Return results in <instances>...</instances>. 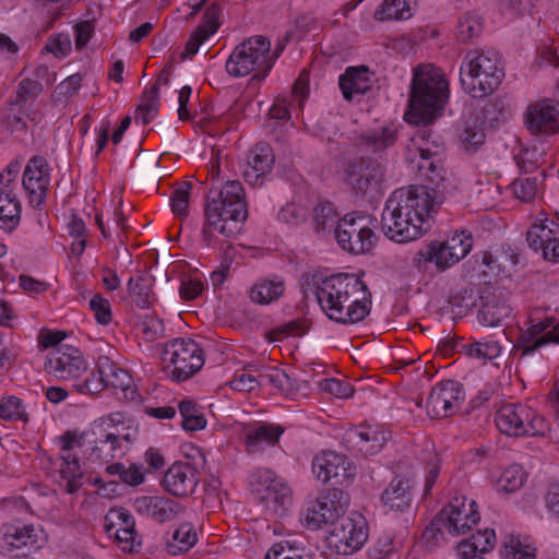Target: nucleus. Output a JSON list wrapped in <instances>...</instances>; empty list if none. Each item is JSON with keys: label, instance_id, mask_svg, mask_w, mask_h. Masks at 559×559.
Segmentation results:
<instances>
[{"label": "nucleus", "instance_id": "1", "mask_svg": "<svg viewBox=\"0 0 559 559\" xmlns=\"http://www.w3.org/2000/svg\"><path fill=\"white\" fill-rule=\"evenodd\" d=\"M314 295L326 317L340 324H354L369 313L371 293L358 274L336 273L317 283Z\"/></svg>", "mask_w": 559, "mask_h": 559}, {"label": "nucleus", "instance_id": "2", "mask_svg": "<svg viewBox=\"0 0 559 559\" xmlns=\"http://www.w3.org/2000/svg\"><path fill=\"white\" fill-rule=\"evenodd\" d=\"M202 238L207 247L212 245L214 231L225 238L235 237L240 230V224L248 217L245 190L240 181H227L221 189L211 188L206 194Z\"/></svg>", "mask_w": 559, "mask_h": 559}, {"label": "nucleus", "instance_id": "3", "mask_svg": "<svg viewBox=\"0 0 559 559\" xmlns=\"http://www.w3.org/2000/svg\"><path fill=\"white\" fill-rule=\"evenodd\" d=\"M449 98V83L442 71L432 64L414 69L405 120L428 126L441 114Z\"/></svg>", "mask_w": 559, "mask_h": 559}, {"label": "nucleus", "instance_id": "4", "mask_svg": "<svg viewBox=\"0 0 559 559\" xmlns=\"http://www.w3.org/2000/svg\"><path fill=\"white\" fill-rule=\"evenodd\" d=\"M504 69L497 51H469L460 69L463 90L473 98L491 95L501 84Z\"/></svg>", "mask_w": 559, "mask_h": 559}, {"label": "nucleus", "instance_id": "5", "mask_svg": "<svg viewBox=\"0 0 559 559\" xmlns=\"http://www.w3.org/2000/svg\"><path fill=\"white\" fill-rule=\"evenodd\" d=\"M444 192L440 190L439 182L435 187L413 185L396 189L386 200V219L404 216H417L421 219V226L427 223L432 212L443 204Z\"/></svg>", "mask_w": 559, "mask_h": 559}, {"label": "nucleus", "instance_id": "6", "mask_svg": "<svg viewBox=\"0 0 559 559\" xmlns=\"http://www.w3.org/2000/svg\"><path fill=\"white\" fill-rule=\"evenodd\" d=\"M225 67L227 73L235 78L246 76L255 72L250 81L260 83L273 68L271 41L262 35L245 39L235 47Z\"/></svg>", "mask_w": 559, "mask_h": 559}, {"label": "nucleus", "instance_id": "7", "mask_svg": "<svg viewBox=\"0 0 559 559\" xmlns=\"http://www.w3.org/2000/svg\"><path fill=\"white\" fill-rule=\"evenodd\" d=\"M372 219L360 212L346 214L336 225L334 235L340 247L349 253L369 252L377 242Z\"/></svg>", "mask_w": 559, "mask_h": 559}, {"label": "nucleus", "instance_id": "8", "mask_svg": "<svg viewBox=\"0 0 559 559\" xmlns=\"http://www.w3.org/2000/svg\"><path fill=\"white\" fill-rule=\"evenodd\" d=\"M497 428L511 437L544 435L547 425L543 417L522 404H507L501 406L495 417Z\"/></svg>", "mask_w": 559, "mask_h": 559}, {"label": "nucleus", "instance_id": "9", "mask_svg": "<svg viewBox=\"0 0 559 559\" xmlns=\"http://www.w3.org/2000/svg\"><path fill=\"white\" fill-rule=\"evenodd\" d=\"M163 360L174 365L171 379L182 382L193 377L204 365L201 346L192 338H175L163 350Z\"/></svg>", "mask_w": 559, "mask_h": 559}, {"label": "nucleus", "instance_id": "10", "mask_svg": "<svg viewBox=\"0 0 559 559\" xmlns=\"http://www.w3.org/2000/svg\"><path fill=\"white\" fill-rule=\"evenodd\" d=\"M331 527L328 545L341 555L359 550L368 539V523L359 513L341 516L333 521Z\"/></svg>", "mask_w": 559, "mask_h": 559}, {"label": "nucleus", "instance_id": "11", "mask_svg": "<svg viewBox=\"0 0 559 559\" xmlns=\"http://www.w3.org/2000/svg\"><path fill=\"white\" fill-rule=\"evenodd\" d=\"M383 176L381 164L370 157L350 159L345 167V182L361 198L374 199L381 190Z\"/></svg>", "mask_w": 559, "mask_h": 559}, {"label": "nucleus", "instance_id": "12", "mask_svg": "<svg viewBox=\"0 0 559 559\" xmlns=\"http://www.w3.org/2000/svg\"><path fill=\"white\" fill-rule=\"evenodd\" d=\"M21 169L19 160H12L0 173V228L12 233L22 217V203L15 192Z\"/></svg>", "mask_w": 559, "mask_h": 559}, {"label": "nucleus", "instance_id": "13", "mask_svg": "<svg viewBox=\"0 0 559 559\" xmlns=\"http://www.w3.org/2000/svg\"><path fill=\"white\" fill-rule=\"evenodd\" d=\"M45 370L59 380H75L87 370V364L79 348L62 345L48 354Z\"/></svg>", "mask_w": 559, "mask_h": 559}, {"label": "nucleus", "instance_id": "14", "mask_svg": "<svg viewBox=\"0 0 559 559\" xmlns=\"http://www.w3.org/2000/svg\"><path fill=\"white\" fill-rule=\"evenodd\" d=\"M22 186L29 205L41 210L49 188L48 164L44 157L34 156L28 160L22 176Z\"/></svg>", "mask_w": 559, "mask_h": 559}, {"label": "nucleus", "instance_id": "15", "mask_svg": "<svg viewBox=\"0 0 559 559\" xmlns=\"http://www.w3.org/2000/svg\"><path fill=\"white\" fill-rule=\"evenodd\" d=\"M463 385L454 380L438 383L426 401L427 414L431 418H447L464 400Z\"/></svg>", "mask_w": 559, "mask_h": 559}, {"label": "nucleus", "instance_id": "16", "mask_svg": "<svg viewBox=\"0 0 559 559\" xmlns=\"http://www.w3.org/2000/svg\"><path fill=\"white\" fill-rule=\"evenodd\" d=\"M312 471L319 480L328 483L334 479L336 485H342L355 476V468L347 457L334 451H324L322 455L316 456L312 461Z\"/></svg>", "mask_w": 559, "mask_h": 559}, {"label": "nucleus", "instance_id": "17", "mask_svg": "<svg viewBox=\"0 0 559 559\" xmlns=\"http://www.w3.org/2000/svg\"><path fill=\"white\" fill-rule=\"evenodd\" d=\"M261 383H267L287 394L299 391L300 386L296 379L292 378L285 370L273 367L269 373L254 376L241 373L235 376L231 388L238 391L250 392Z\"/></svg>", "mask_w": 559, "mask_h": 559}, {"label": "nucleus", "instance_id": "18", "mask_svg": "<svg viewBox=\"0 0 559 559\" xmlns=\"http://www.w3.org/2000/svg\"><path fill=\"white\" fill-rule=\"evenodd\" d=\"M525 126L532 135H552L559 131V110L549 100L527 107Z\"/></svg>", "mask_w": 559, "mask_h": 559}, {"label": "nucleus", "instance_id": "19", "mask_svg": "<svg viewBox=\"0 0 559 559\" xmlns=\"http://www.w3.org/2000/svg\"><path fill=\"white\" fill-rule=\"evenodd\" d=\"M388 217L385 203L381 216V227L383 234L395 242L403 243L416 240L429 228V225L423 227L421 219L417 216L407 217L402 214L400 218H393L391 223L386 219Z\"/></svg>", "mask_w": 559, "mask_h": 559}, {"label": "nucleus", "instance_id": "20", "mask_svg": "<svg viewBox=\"0 0 559 559\" xmlns=\"http://www.w3.org/2000/svg\"><path fill=\"white\" fill-rule=\"evenodd\" d=\"M198 485L197 471L188 463H174L165 473V490L177 497H187L194 492Z\"/></svg>", "mask_w": 559, "mask_h": 559}, {"label": "nucleus", "instance_id": "21", "mask_svg": "<svg viewBox=\"0 0 559 559\" xmlns=\"http://www.w3.org/2000/svg\"><path fill=\"white\" fill-rule=\"evenodd\" d=\"M221 15V4L218 2L211 3L204 12L201 24L192 32L187 41L186 48L180 55L182 60L197 55L200 46L219 28Z\"/></svg>", "mask_w": 559, "mask_h": 559}, {"label": "nucleus", "instance_id": "22", "mask_svg": "<svg viewBox=\"0 0 559 559\" xmlns=\"http://www.w3.org/2000/svg\"><path fill=\"white\" fill-rule=\"evenodd\" d=\"M138 512L164 523L178 518L185 508L177 501L160 496H144L135 500Z\"/></svg>", "mask_w": 559, "mask_h": 559}, {"label": "nucleus", "instance_id": "23", "mask_svg": "<svg viewBox=\"0 0 559 559\" xmlns=\"http://www.w3.org/2000/svg\"><path fill=\"white\" fill-rule=\"evenodd\" d=\"M275 156L267 143L260 142L250 151L243 178L250 185H259L273 169Z\"/></svg>", "mask_w": 559, "mask_h": 559}, {"label": "nucleus", "instance_id": "24", "mask_svg": "<svg viewBox=\"0 0 559 559\" xmlns=\"http://www.w3.org/2000/svg\"><path fill=\"white\" fill-rule=\"evenodd\" d=\"M413 483L407 477H394L382 492L381 500L391 510L403 512L411 507Z\"/></svg>", "mask_w": 559, "mask_h": 559}, {"label": "nucleus", "instance_id": "25", "mask_svg": "<svg viewBox=\"0 0 559 559\" xmlns=\"http://www.w3.org/2000/svg\"><path fill=\"white\" fill-rule=\"evenodd\" d=\"M369 69L366 66L349 67L338 79L343 97L352 100L354 95H365L370 91Z\"/></svg>", "mask_w": 559, "mask_h": 559}, {"label": "nucleus", "instance_id": "26", "mask_svg": "<svg viewBox=\"0 0 559 559\" xmlns=\"http://www.w3.org/2000/svg\"><path fill=\"white\" fill-rule=\"evenodd\" d=\"M448 251V246L444 241H431L416 252L413 264L420 269L423 262H433L439 270L443 271L457 262L449 255Z\"/></svg>", "mask_w": 559, "mask_h": 559}, {"label": "nucleus", "instance_id": "27", "mask_svg": "<svg viewBox=\"0 0 559 559\" xmlns=\"http://www.w3.org/2000/svg\"><path fill=\"white\" fill-rule=\"evenodd\" d=\"M496 545V533L493 530H479L469 538H464L457 544L461 556L481 557V554L490 551Z\"/></svg>", "mask_w": 559, "mask_h": 559}, {"label": "nucleus", "instance_id": "28", "mask_svg": "<svg viewBox=\"0 0 559 559\" xmlns=\"http://www.w3.org/2000/svg\"><path fill=\"white\" fill-rule=\"evenodd\" d=\"M284 429L280 425L261 424L247 435L246 447L248 452L254 453L263 448V444L275 445Z\"/></svg>", "mask_w": 559, "mask_h": 559}, {"label": "nucleus", "instance_id": "29", "mask_svg": "<svg viewBox=\"0 0 559 559\" xmlns=\"http://www.w3.org/2000/svg\"><path fill=\"white\" fill-rule=\"evenodd\" d=\"M285 290V283L278 276L260 278L251 288L250 297L253 302L269 305L277 300Z\"/></svg>", "mask_w": 559, "mask_h": 559}, {"label": "nucleus", "instance_id": "30", "mask_svg": "<svg viewBox=\"0 0 559 559\" xmlns=\"http://www.w3.org/2000/svg\"><path fill=\"white\" fill-rule=\"evenodd\" d=\"M511 311V307L504 300L493 297L481 305L477 318L480 324L496 328L510 317Z\"/></svg>", "mask_w": 559, "mask_h": 559}, {"label": "nucleus", "instance_id": "31", "mask_svg": "<svg viewBox=\"0 0 559 559\" xmlns=\"http://www.w3.org/2000/svg\"><path fill=\"white\" fill-rule=\"evenodd\" d=\"M263 508L274 516H283L286 514L288 508L292 506V491L288 486L276 487L274 490L257 497Z\"/></svg>", "mask_w": 559, "mask_h": 559}, {"label": "nucleus", "instance_id": "32", "mask_svg": "<svg viewBox=\"0 0 559 559\" xmlns=\"http://www.w3.org/2000/svg\"><path fill=\"white\" fill-rule=\"evenodd\" d=\"M550 343L559 344V324L558 326L551 329L548 333L543 334L540 337H537L528 328L521 333L515 347L518 349H522V356H526L533 354L542 346Z\"/></svg>", "mask_w": 559, "mask_h": 559}, {"label": "nucleus", "instance_id": "33", "mask_svg": "<svg viewBox=\"0 0 559 559\" xmlns=\"http://www.w3.org/2000/svg\"><path fill=\"white\" fill-rule=\"evenodd\" d=\"M128 293L132 301L142 309L148 308L153 302V280L143 274L132 276L128 281Z\"/></svg>", "mask_w": 559, "mask_h": 559}, {"label": "nucleus", "instance_id": "34", "mask_svg": "<svg viewBox=\"0 0 559 559\" xmlns=\"http://www.w3.org/2000/svg\"><path fill=\"white\" fill-rule=\"evenodd\" d=\"M484 29V19L476 11L464 13L456 23V39L467 44L478 37Z\"/></svg>", "mask_w": 559, "mask_h": 559}, {"label": "nucleus", "instance_id": "35", "mask_svg": "<svg viewBox=\"0 0 559 559\" xmlns=\"http://www.w3.org/2000/svg\"><path fill=\"white\" fill-rule=\"evenodd\" d=\"M197 540V532L193 525L186 522L174 531L171 539L166 543V549L171 555L187 552Z\"/></svg>", "mask_w": 559, "mask_h": 559}, {"label": "nucleus", "instance_id": "36", "mask_svg": "<svg viewBox=\"0 0 559 559\" xmlns=\"http://www.w3.org/2000/svg\"><path fill=\"white\" fill-rule=\"evenodd\" d=\"M62 464L60 467V476L67 480L66 491L68 493H74L82 487V477L84 475L79 456L75 454H67L60 456Z\"/></svg>", "mask_w": 559, "mask_h": 559}, {"label": "nucleus", "instance_id": "37", "mask_svg": "<svg viewBox=\"0 0 559 559\" xmlns=\"http://www.w3.org/2000/svg\"><path fill=\"white\" fill-rule=\"evenodd\" d=\"M413 15L411 0H384L374 11L378 21L408 20Z\"/></svg>", "mask_w": 559, "mask_h": 559}, {"label": "nucleus", "instance_id": "38", "mask_svg": "<svg viewBox=\"0 0 559 559\" xmlns=\"http://www.w3.org/2000/svg\"><path fill=\"white\" fill-rule=\"evenodd\" d=\"M397 139L396 131L391 128H383L360 135V143L370 151L378 153L392 146Z\"/></svg>", "mask_w": 559, "mask_h": 559}, {"label": "nucleus", "instance_id": "39", "mask_svg": "<svg viewBox=\"0 0 559 559\" xmlns=\"http://www.w3.org/2000/svg\"><path fill=\"white\" fill-rule=\"evenodd\" d=\"M432 520H439L436 527L440 528V536L443 537V530L451 535L464 534L469 530L467 523L460 524V511L443 507Z\"/></svg>", "mask_w": 559, "mask_h": 559}, {"label": "nucleus", "instance_id": "40", "mask_svg": "<svg viewBox=\"0 0 559 559\" xmlns=\"http://www.w3.org/2000/svg\"><path fill=\"white\" fill-rule=\"evenodd\" d=\"M338 219L337 213L334 209V205L331 202L324 201L320 202L313 209V228L317 233L330 230L332 228L335 229Z\"/></svg>", "mask_w": 559, "mask_h": 559}, {"label": "nucleus", "instance_id": "41", "mask_svg": "<svg viewBox=\"0 0 559 559\" xmlns=\"http://www.w3.org/2000/svg\"><path fill=\"white\" fill-rule=\"evenodd\" d=\"M250 485L255 497H259L269 490H274L276 487L281 486L282 488L287 486L270 468H259L254 472L251 476Z\"/></svg>", "mask_w": 559, "mask_h": 559}, {"label": "nucleus", "instance_id": "42", "mask_svg": "<svg viewBox=\"0 0 559 559\" xmlns=\"http://www.w3.org/2000/svg\"><path fill=\"white\" fill-rule=\"evenodd\" d=\"M264 559H314L313 555L296 543L283 540L274 544L266 552Z\"/></svg>", "mask_w": 559, "mask_h": 559}, {"label": "nucleus", "instance_id": "43", "mask_svg": "<svg viewBox=\"0 0 559 559\" xmlns=\"http://www.w3.org/2000/svg\"><path fill=\"white\" fill-rule=\"evenodd\" d=\"M319 502H326L328 510L332 513L333 520L344 516L349 506V496L341 488L333 487L325 495L317 499Z\"/></svg>", "mask_w": 559, "mask_h": 559}, {"label": "nucleus", "instance_id": "44", "mask_svg": "<svg viewBox=\"0 0 559 559\" xmlns=\"http://www.w3.org/2000/svg\"><path fill=\"white\" fill-rule=\"evenodd\" d=\"M305 526L309 530L316 531L321 528L322 524L333 523L332 513L328 510L326 502H319L316 500L310 507L306 509Z\"/></svg>", "mask_w": 559, "mask_h": 559}, {"label": "nucleus", "instance_id": "45", "mask_svg": "<svg viewBox=\"0 0 559 559\" xmlns=\"http://www.w3.org/2000/svg\"><path fill=\"white\" fill-rule=\"evenodd\" d=\"M526 479V474L520 465L507 467L498 479V491L511 493L520 489Z\"/></svg>", "mask_w": 559, "mask_h": 559}, {"label": "nucleus", "instance_id": "46", "mask_svg": "<svg viewBox=\"0 0 559 559\" xmlns=\"http://www.w3.org/2000/svg\"><path fill=\"white\" fill-rule=\"evenodd\" d=\"M142 112L143 124H148L155 118L159 110V86L153 84L151 88L144 90L142 94V104L138 107Z\"/></svg>", "mask_w": 559, "mask_h": 559}, {"label": "nucleus", "instance_id": "47", "mask_svg": "<svg viewBox=\"0 0 559 559\" xmlns=\"http://www.w3.org/2000/svg\"><path fill=\"white\" fill-rule=\"evenodd\" d=\"M0 418L7 421H28V415L23 408V402L16 396L3 397L0 402Z\"/></svg>", "mask_w": 559, "mask_h": 559}, {"label": "nucleus", "instance_id": "48", "mask_svg": "<svg viewBox=\"0 0 559 559\" xmlns=\"http://www.w3.org/2000/svg\"><path fill=\"white\" fill-rule=\"evenodd\" d=\"M43 93V84L38 80L24 79L22 80L16 90V100L8 102L10 106V110H13V107L20 106L28 100L36 98L38 95Z\"/></svg>", "mask_w": 559, "mask_h": 559}, {"label": "nucleus", "instance_id": "49", "mask_svg": "<svg viewBox=\"0 0 559 559\" xmlns=\"http://www.w3.org/2000/svg\"><path fill=\"white\" fill-rule=\"evenodd\" d=\"M444 242L448 246L449 255L457 262L466 257L473 247L472 235L466 231L456 233Z\"/></svg>", "mask_w": 559, "mask_h": 559}, {"label": "nucleus", "instance_id": "50", "mask_svg": "<svg viewBox=\"0 0 559 559\" xmlns=\"http://www.w3.org/2000/svg\"><path fill=\"white\" fill-rule=\"evenodd\" d=\"M192 183L183 181L181 186L175 189L170 195V207L176 216L182 217L188 215V206Z\"/></svg>", "mask_w": 559, "mask_h": 559}, {"label": "nucleus", "instance_id": "51", "mask_svg": "<svg viewBox=\"0 0 559 559\" xmlns=\"http://www.w3.org/2000/svg\"><path fill=\"white\" fill-rule=\"evenodd\" d=\"M107 377L103 371V367L99 366L97 372H92L84 381L74 383L73 388L81 394H96L107 386Z\"/></svg>", "mask_w": 559, "mask_h": 559}, {"label": "nucleus", "instance_id": "52", "mask_svg": "<svg viewBox=\"0 0 559 559\" xmlns=\"http://www.w3.org/2000/svg\"><path fill=\"white\" fill-rule=\"evenodd\" d=\"M112 440L116 442V433L114 432L106 433L103 439L95 440L91 452V460L108 463L116 459L111 448Z\"/></svg>", "mask_w": 559, "mask_h": 559}, {"label": "nucleus", "instance_id": "53", "mask_svg": "<svg viewBox=\"0 0 559 559\" xmlns=\"http://www.w3.org/2000/svg\"><path fill=\"white\" fill-rule=\"evenodd\" d=\"M115 536L123 551H138L142 546V539L134 527H119Z\"/></svg>", "mask_w": 559, "mask_h": 559}, {"label": "nucleus", "instance_id": "54", "mask_svg": "<svg viewBox=\"0 0 559 559\" xmlns=\"http://www.w3.org/2000/svg\"><path fill=\"white\" fill-rule=\"evenodd\" d=\"M485 132L479 126H466L460 135L465 151H476L485 142Z\"/></svg>", "mask_w": 559, "mask_h": 559}, {"label": "nucleus", "instance_id": "55", "mask_svg": "<svg viewBox=\"0 0 559 559\" xmlns=\"http://www.w3.org/2000/svg\"><path fill=\"white\" fill-rule=\"evenodd\" d=\"M556 234L549 233L545 226L534 223L526 233V241L528 247L534 251H539L546 242L552 240Z\"/></svg>", "mask_w": 559, "mask_h": 559}, {"label": "nucleus", "instance_id": "56", "mask_svg": "<svg viewBox=\"0 0 559 559\" xmlns=\"http://www.w3.org/2000/svg\"><path fill=\"white\" fill-rule=\"evenodd\" d=\"M319 388L321 391L330 393L338 399H347L354 393V389L348 382L334 378L321 380L319 382Z\"/></svg>", "mask_w": 559, "mask_h": 559}, {"label": "nucleus", "instance_id": "57", "mask_svg": "<svg viewBox=\"0 0 559 559\" xmlns=\"http://www.w3.org/2000/svg\"><path fill=\"white\" fill-rule=\"evenodd\" d=\"M514 194L524 202L533 200L537 192L536 178L518 179L512 183Z\"/></svg>", "mask_w": 559, "mask_h": 559}, {"label": "nucleus", "instance_id": "58", "mask_svg": "<svg viewBox=\"0 0 559 559\" xmlns=\"http://www.w3.org/2000/svg\"><path fill=\"white\" fill-rule=\"evenodd\" d=\"M90 308L95 312L96 321L99 324L107 325L111 321L110 304L99 294L94 295L90 300Z\"/></svg>", "mask_w": 559, "mask_h": 559}, {"label": "nucleus", "instance_id": "59", "mask_svg": "<svg viewBox=\"0 0 559 559\" xmlns=\"http://www.w3.org/2000/svg\"><path fill=\"white\" fill-rule=\"evenodd\" d=\"M34 527L32 525L29 526H23V527H15L13 528L12 533H7V538H12V540L9 542V544L12 547L21 548L22 546H35L36 539L33 536Z\"/></svg>", "mask_w": 559, "mask_h": 559}, {"label": "nucleus", "instance_id": "60", "mask_svg": "<svg viewBox=\"0 0 559 559\" xmlns=\"http://www.w3.org/2000/svg\"><path fill=\"white\" fill-rule=\"evenodd\" d=\"M71 49V41L68 35L58 34L51 37L44 47V51L50 52L57 58L64 57Z\"/></svg>", "mask_w": 559, "mask_h": 559}, {"label": "nucleus", "instance_id": "61", "mask_svg": "<svg viewBox=\"0 0 559 559\" xmlns=\"http://www.w3.org/2000/svg\"><path fill=\"white\" fill-rule=\"evenodd\" d=\"M504 106L499 98L490 99L481 109L483 119L490 126L503 119Z\"/></svg>", "mask_w": 559, "mask_h": 559}, {"label": "nucleus", "instance_id": "62", "mask_svg": "<svg viewBox=\"0 0 559 559\" xmlns=\"http://www.w3.org/2000/svg\"><path fill=\"white\" fill-rule=\"evenodd\" d=\"M462 349H464L469 357L492 359L496 356L497 346L495 344H481L476 342L469 345H463Z\"/></svg>", "mask_w": 559, "mask_h": 559}, {"label": "nucleus", "instance_id": "63", "mask_svg": "<svg viewBox=\"0 0 559 559\" xmlns=\"http://www.w3.org/2000/svg\"><path fill=\"white\" fill-rule=\"evenodd\" d=\"M142 332L146 340L155 341L160 337L165 332V326L162 320L157 318L146 317L142 323Z\"/></svg>", "mask_w": 559, "mask_h": 559}, {"label": "nucleus", "instance_id": "64", "mask_svg": "<svg viewBox=\"0 0 559 559\" xmlns=\"http://www.w3.org/2000/svg\"><path fill=\"white\" fill-rule=\"evenodd\" d=\"M82 84V76L80 73L72 74L68 76L66 80L60 82L56 87V94L59 97L67 98L74 94Z\"/></svg>", "mask_w": 559, "mask_h": 559}]
</instances>
